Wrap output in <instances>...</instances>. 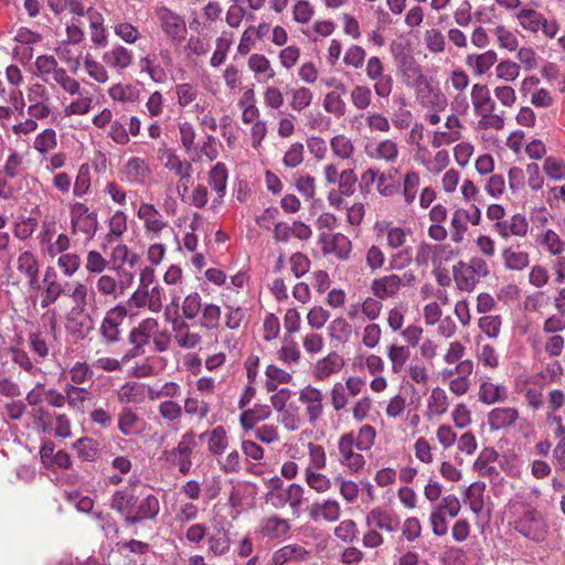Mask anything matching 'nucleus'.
I'll list each match as a JSON object with an SVG mask.
<instances>
[{
  "mask_svg": "<svg viewBox=\"0 0 565 565\" xmlns=\"http://www.w3.org/2000/svg\"><path fill=\"white\" fill-rule=\"evenodd\" d=\"M504 267L510 270H523L530 265V255L521 250L520 246H509L502 250Z\"/></svg>",
  "mask_w": 565,
  "mask_h": 565,
  "instance_id": "37",
  "label": "nucleus"
},
{
  "mask_svg": "<svg viewBox=\"0 0 565 565\" xmlns=\"http://www.w3.org/2000/svg\"><path fill=\"white\" fill-rule=\"evenodd\" d=\"M42 282L41 307L44 309L54 305L62 295H65L66 289L60 281L57 271L52 266L45 268Z\"/></svg>",
  "mask_w": 565,
  "mask_h": 565,
  "instance_id": "17",
  "label": "nucleus"
},
{
  "mask_svg": "<svg viewBox=\"0 0 565 565\" xmlns=\"http://www.w3.org/2000/svg\"><path fill=\"white\" fill-rule=\"evenodd\" d=\"M117 278L110 274H102L95 280V292L105 299L116 300L120 297Z\"/></svg>",
  "mask_w": 565,
  "mask_h": 565,
  "instance_id": "43",
  "label": "nucleus"
},
{
  "mask_svg": "<svg viewBox=\"0 0 565 565\" xmlns=\"http://www.w3.org/2000/svg\"><path fill=\"white\" fill-rule=\"evenodd\" d=\"M452 276L458 289L467 292H471L480 280L462 260L452 267Z\"/></svg>",
  "mask_w": 565,
  "mask_h": 565,
  "instance_id": "36",
  "label": "nucleus"
},
{
  "mask_svg": "<svg viewBox=\"0 0 565 565\" xmlns=\"http://www.w3.org/2000/svg\"><path fill=\"white\" fill-rule=\"evenodd\" d=\"M305 480L308 487L318 493H324L332 487V481L329 477L319 472V470H311V468L305 469Z\"/></svg>",
  "mask_w": 565,
  "mask_h": 565,
  "instance_id": "62",
  "label": "nucleus"
},
{
  "mask_svg": "<svg viewBox=\"0 0 565 565\" xmlns=\"http://www.w3.org/2000/svg\"><path fill=\"white\" fill-rule=\"evenodd\" d=\"M461 355H445L448 364H456L454 367H447L443 371L444 376H454L469 379L473 371V362L471 360L459 361Z\"/></svg>",
  "mask_w": 565,
  "mask_h": 565,
  "instance_id": "55",
  "label": "nucleus"
},
{
  "mask_svg": "<svg viewBox=\"0 0 565 565\" xmlns=\"http://www.w3.org/2000/svg\"><path fill=\"white\" fill-rule=\"evenodd\" d=\"M449 407L447 393L441 387H434L427 399V416L444 415Z\"/></svg>",
  "mask_w": 565,
  "mask_h": 565,
  "instance_id": "52",
  "label": "nucleus"
},
{
  "mask_svg": "<svg viewBox=\"0 0 565 565\" xmlns=\"http://www.w3.org/2000/svg\"><path fill=\"white\" fill-rule=\"evenodd\" d=\"M247 66L254 73V77L258 83H268L276 76L270 61L264 54H252L247 60Z\"/></svg>",
  "mask_w": 565,
  "mask_h": 565,
  "instance_id": "27",
  "label": "nucleus"
},
{
  "mask_svg": "<svg viewBox=\"0 0 565 565\" xmlns=\"http://www.w3.org/2000/svg\"><path fill=\"white\" fill-rule=\"evenodd\" d=\"M117 395L122 404H141L145 402V383L127 382L118 390Z\"/></svg>",
  "mask_w": 565,
  "mask_h": 565,
  "instance_id": "44",
  "label": "nucleus"
},
{
  "mask_svg": "<svg viewBox=\"0 0 565 565\" xmlns=\"http://www.w3.org/2000/svg\"><path fill=\"white\" fill-rule=\"evenodd\" d=\"M328 334L331 343L338 348V345L349 341L352 327L344 318H335L328 327Z\"/></svg>",
  "mask_w": 565,
  "mask_h": 565,
  "instance_id": "45",
  "label": "nucleus"
},
{
  "mask_svg": "<svg viewBox=\"0 0 565 565\" xmlns=\"http://www.w3.org/2000/svg\"><path fill=\"white\" fill-rule=\"evenodd\" d=\"M514 529L523 537L541 543L547 537L550 526L544 515L533 508H527L515 521Z\"/></svg>",
  "mask_w": 565,
  "mask_h": 565,
  "instance_id": "5",
  "label": "nucleus"
},
{
  "mask_svg": "<svg viewBox=\"0 0 565 565\" xmlns=\"http://www.w3.org/2000/svg\"><path fill=\"white\" fill-rule=\"evenodd\" d=\"M70 224L72 235L90 241L98 231V214L84 202L75 201L70 204Z\"/></svg>",
  "mask_w": 565,
  "mask_h": 565,
  "instance_id": "4",
  "label": "nucleus"
},
{
  "mask_svg": "<svg viewBox=\"0 0 565 565\" xmlns=\"http://www.w3.org/2000/svg\"><path fill=\"white\" fill-rule=\"evenodd\" d=\"M267 502L275 509H282L288 505L292 514L299 518L301 505L306 501L305 489L298 483H290L285 489L269 491L266 495Z\"/></svg>",
  "mask_w": 565,
  "mask_h": 565,
  "instance_id": "7",
  "label": "nucleus"
},
{
  "mask_svg": "<svg viewBox=\"0 0 565 565\" xmlns=\"http://www.w3.org/2000/svg\"><path fill=\"white\" fill-rule=\"evenodd\" d=\"M299 402L305 406L308 422L313 425L323 414V394L312 386L307 385L299 392Z\"/></svg>",
  "mask_w": 565,
  "mask_h": 565,
  "instance_id": "16",
  "label": "nucleus"
},
{
  "mask_svg": "<svg viewBox=\"0 0 565 565\" xmlns=\"http://www.w3.org/2000/svg\"><path fill=\"white\" fill-rule=\"evenodd\" d=\"M498 459V452L493 448H484L476 459L473 469L482 477L498 476V469L491 466Z\"/></svg>",
  "mask_w": 565,
  "mask_h": 565,
  "instance_id": "48",
  "label": "nucleus"
},
{
  "mask_svg": "<svg viewBox=\"0 0 565 565\" xmlns=\"http://www.w3.org/2000/svg\"><path fill=\"white\" fill-rule=\"evenodd\" d=\"M470 96L473 110L477 116L483 113L494 111L495 103L491 98L490 90L487 85L480 83L473 84Z\"/></svg>",
  "mask_w": 565,
  "mask_h": 565,
  "instance_id": "29",
  "label": "nucleus"
},
{
  "mask_svg": "<svg viewBox=\"0 0 565 565\" xmlns=\"http://www.w3.org/2000/svg\"><path fill=\"white\" fill-rule=\"evenodd\" d=\"M498 61V55L493 50H488L481 54H469L466 57V65L476 76L484 75Z\"/></svg>",
  "mask_w": 565,
  "mask_h": 565,
  "instance_id": "34",
  "label": "nucleus"
},
{
  "mask_svg": "<svg viewBox=\"0 0 565 565\" xmlns=\"http://www.w3.org/2000/svg\"><path fill=\"white\" fill-rule=\"evenodd\" d=\"M128 340L136 351H145L152 342L154 350L159 352L167 351L171 341L167 331L159 330V322L154 318L141 320L137 327L131 329Z\"/></svg>",
  "mask_w": 565,
  "mask_h": 565,
  "instance_id": "2",
  "label": "nucleus"
},
{
  "mask_svg": "<svg viewBox=\"0 0 565 565\" xmlns=\"http://www.w3.org/2000/svg\"><path fill=\"white\" fill-rule=\"evenodd\" d=\"M320 241L323 243V252L326 254H334L339 259H349L352 252V242L348 236L342 233L320 235Z\"/></svg>",
  "mask_w": 565,
  "mask_h": 565,
  "instance_id": "21",
  "label": "nucleus"
},
{
  "mask_svg": "<svg viewBox=\"0 0 565 565\" xmlns=\"http://www.w3.org/2000/svg\"><path fill=\"white\" fill-rule=\"evenodd\" d=\"M15 265L18 273L26 280L30 289H40L41 286L39 280V257L31 250H23L18 255Z\"/></svg>",
  "mask_w": 565,
  "mask_h": 565,
  "instance_id": "15",
  "label": "nucleus"
},
{
  "mask_svg": "<svg viewBox=\"0 0 565 565\" xmlns=\"http://www.w3.org/2000/svg\"><path fill=\"white\" fill-rule=\"evenodd\" d=\"M163 157L166 158L164 167L170 172H173L179 179H186L189 175H192V163L182 159L174 150L167 149Z\"/></svg>",
  "mask_w": 565,
  "mask_h": 565,
  "instance_id": "38",
  "label": "nucleus"
},
{
  "mask_svg": "<svg viewBox=\"0 0 565 565\" xmlns=\"http://www.w3.org/2000/svg\"><path fill=\"white\" fill-rule=\"evenodd\" d=\"M519 412L514 407H497L489 412L488 424L491 430H499L515 424Z\"/></svg>",
  "mask_w": 565,
  "mask_h": 565,
  "instance_id": "31",
  "label": "nucleus"
},
{
  "mask_svg": "<svg viewBox=\"0 0 565 565\" xmlns=\"http://www.w3.org/2000/svg\"><path fill=\"white\" fill-rule=\"evenodd\" d=\"M271 416L269 405L255 404L253 408L244 409L239 415V424L247 433L254 429L257 423L264 422Z\"/></svg>",
  "mask_w": 565,
  "mask_h": 565,
  "instance_id": "32",
  "label": "nucleus"
},
{
  "mask_svg": "<svg viewBox=\"0 0 565 565\" xmlns=\"http://www.w3.org/2000/svg\"><path fill=\"white\" fill-rule=\"evenodd\" d=\"M56 265L65 277L71 278L79 270L82 258L77 253L68 252L57 257Z\"/></svg>",
  "mask_w": 565,
  "mask_h": 565,
  "instance_id": "63",
  "label": "nucleus"
},
{
  "mask_svg": "<svg viewBox=\"0 0 565 565\" xmlns=\"http://www.w3.org/2000/svg\"><path fill=\"white\" fill-rule=\"evenodd\" d=\"M67 397V404L71 408L78 413H85L86 404L92 401L93 395L90 391L85 387H78L67 384L64 388Z\"/></svg>",
  "mask_w": 565,
  "mask_h": 565,
  "instance_id": "39",
  "label": "nucleus"
},
{
  "mask_svg": "<svg viewBox=\"0 0 565 565\" xmlns=\"http://www.w3.org/2000/svg\"><path fill=\"white\" fill-rule=\"evenodd\" d=\"M493 228L503 239L511 236L525 237L529 231V222L523 214L516 213L510 220L497 222Z\"/></svg>",
  "mask_w": 565,
  "mask_h": 565,
  "instance_id": "22",
  "label": "nucleus"
},
{
  "mask_svg": "<svg viewBox=\"0 0 565 565\" xmlns=\"http://www.w3.org/2000/svg\"><path fill=\"white\" fill-rule=\"evenodd\" d=\"M154 14L160 29L173 44L179 45L185 40L188 29L181 14L166 6L157 7Z\"/></svg>",
  "mask_w": 565,
  "mask_h": 565,
  "instance_id": "6",
  "label": "nucleus"
},
{
  "mask_svg": "<svg viewBox=\"0 0 565 565\" xmlns=\"http://www.w3.org/2000/svg\"><path fill=\"white\" fill-rule=\"evenodd\" d=\"M109 507L122 518L127 526L154 522L160 514V501L156 494L143 491L137 494L128 488L115 490Z\"/></svg>",
  "mask_w": 565,
  "mask_h": 565,
  "instance_id": "1",
  "label": "nucleus"
},
{
  "mask_svg": "<svg viewBox=\"0 0 565 565\" xmlns=\"http://www.w3.org/2000/svg\"><path fill=\"white\" fill-rule=\"evenodd\" d=\"M228 172L225 163L217 162L209 172L207 182L216 196L213 204H221L226 193Z\"/></svg>",
  "mask_w": 565,
  "mask_h": 565,
  "instance_id": "25",
  "label": "nucleus"
},
{
  "mask_svg": "<svg viewBox=\"0 0 565 565\" xmlns=\"http://www.w3.org/2000/svg\"><path fill=\"white\" fill-rule=\"evenodd\" d=\"M382 232L385 234L386 246L391 250L407 247L406 242L412 234L409 228L392 224H386Z\"/></svg>",
  "mask_w": 565,
  "mask_h": 565,
  "instance_id": "40",
  "label": "nucleus"
},
{
  "mask_svg": "<svg viewBox=\"0 0 565 565\" xmlns=\"http://www.w3.org/2000/svg\"><path fill=\"white\" fill-rule=\"evenodd\" d=\"M141 419L131 408L125 407L118 415V429L125 436H131L139 433Z\"/></svg>",
  "mask_w": 565,
  "mask_h": 565,
  "instance_id": "56",
  "label": "nucleus"
},
{
  "mask_svg": "<svg viewBox=\"0 0 565 565\" xmlns=\"http://www.w3.org/2000/svg\"><path fill=\"white\" fill-rule=\"evenodd\" d=\"M543 172L551 180H565V160L554 156L546 157L543 162Z\"/></svg>",
  "mask_w": 565,
  "mask_h": 565,
  "instance_id": "64",
  "label": "nucleus"
},
{
  "mask_svg": "<svg viewBox=\"0 0 565 565\" xmlns=\"http://www.w3.org/2000/svg\"><path fill=\"white\" fill-rule=\"evenodd\" d=\"M467 231H468L467 210L462 209V207H458L451 214L450 239L455 244L462 243Z\"/></svg>",
  "mask_w": 565,
  "mask_h": 565,
  "instance_id": "46",
  "label": "nucleus"
},
{
  "mask_svg": "<svg viewBox=\"0 0 565 565\" xmlns=\"http://www.w3.org/2000/svg\"><path fill=\"white\" fill-rule=\"evenodd\" d=\"M535 243L550 256H559L565 252V241L552 228L537 233L535 235Z\"/></svg>",
  "mask_w": 565,
  "mask_h": 565,
  "instance_id": "30",
  "label": "nucleus"
},
{
  "mask_svg": "<svg viewBox=\"0 0 565 565\" xmlns=\"http://www.w3.org/2000/svg\"><path fill=\"white\" fill-rule=\"evenodd\" d=\"M291 529L289 520L271 514L259 521L257 533L267 540H282L287 536Z\"/></svg>",
  "mask_w": 565,
  "mask_h": 565,
  "instance_id": "18",
  "label": "nucleus"
},
{
  "mask_svg": "<svg viewBox=\"0 0 565 565\" xmlns=\"http://www.w3.org/2000/svg\"><path fill=\"white\" fill-rule=\"evenodd\" d=\"M420 185L419 172L415 170H408L403 177L399 190H402V196L405 205H413L418 193Z\"/></svg>",
  "mask_w": 565,
  "mask_h": 565,
  "instance_id": "41",
  "label": "nucleus"
},
{
  "mask_svg": "<svg viewBox=\"0 0 565 565\" xmlns=\"http://www.w3.org/2000/svg\"><path fill=\"white\" fill-rule=\"evenodd\" d=\"M344 365L341 355H324L318 360L315 366L316 379L323 381L334 373H338Z\"/></svg>",
  "mask_w": 565,
  "mask_h": 565,
  "instance_id": "42",
  "label": "nucleus"
},
{
  "mask_svg": "<svg viewBox=\"0 0 565 565\" xmlns=\"http://www.w3.org/2000/svg\"><path fill=\"white\" fill-rule=\"evenodd\" d=\"M289 107L297 113L308 108L313 100V92L306 86L295 87L289 90Z\"/></svg>",
  "mask_w": 565,
  "mask_h": 565,
  "instance_id": "53",
  "label": "nucleus"
},
{
  "mask_svg": "<svg viewBox=\"0 0 565 565\" xmlns=\"http://www.w3.org/2000/svg\"><path fill=\"white\" fill-rule=\"evenodd\" d=\"M196 446V435L192 430H188L181 436L174 448L162 451L160 459L177 467L181 475L188 476L193 466L192 456Z\"/></svg>",
  "mask_w": 565,
  "mask_h": 565,
  "instance_id": "3",
  "label": "nucleus"
},
{
  "mask_svg": "<svg viewBox=\"0 0 565 565\" xmlns=\"http://www.w3.org/2000/svg\"><path fill=\"white\" fill-rule=\"evenodd\" d=\"M89 35L95 46L105 47L108 43L107 30L104 25V17L93 7H88Z\"/></svg>",
  "mask_w": 565,
  "mask_h": 565,
  "instance_id": "26",
  "label": "nucleus"
},
{
  "mask_svg": "<svg viewBox=\"0 0 565 565\" xmlns=\"http://www.w3.org/2000/svg\"><path fill=\"white\" fill-rule=\"evenodd\" d=\"M310 556L309 551L299 544H287L271 555V565H286L291 562H303Z\"/></svg>",
  "mask_w": 565,
  "mask_h": 565,
  "instance_id": "23",
  "label": "nucleus"
},
{
  "mask_svg": "<svg viewBox=\"0 0 565 565\" xmlns=\"http://www.w3.org/2000/svg\"><path fill=\"white\" fill-rule=\"evenodd\" d=\"M322 107L326 113L340 119L348 113V105L338 90L328 92L322 99Z\"/></svg>",
  "mask_w": 565,
  "mask_h": 565,
  "instance_id": "47",
  "label": "nucleus"
},
{
  "mask_svg": "<svg viewBox=\"0 0 565 565\" xmlns=\"http://www.w3.org/2000/svg\"><path fill=\"white\" fill-rule=\"evenodd\" d=\"M365 75L373 82V89L379 98L387 99L394 86V79L391 74L385 73V65L379 56H371L365 64Z\"/></svg>",
  "mask_w": 565,
  "mask_h": 565,
  "instance_id": "9",
  "label": "nucleus"
},
{
  "mask_svg": "<svg viewBox=\"0 0 565 565\" xmlns=\"http://www.w3.org/2000/svg\"><path fill=\"white\" fill-rule=\"evenodd\" d=\"M277 422L280 423L288 431L299 429L302 423L299 406L294 404L277 412Z\"/></svg>",
  "mask_w": 565,
  "mask_h": 565,
  "instance_id": "60",
  "label": "nucleus"
},
{
  "mask_svg": "<svg viewBox=\"0 0 565 565\" xmlns=\"http://www.w3.org/2000/svg\"><path fill=\"white\" fill-rule=\"evenodd\" d=\"M309 515L312 520L323 519L327 522H337L341 516V505L335 499H327L311 505Z\"/></svg>",
  "mask_w": 565,
  "mask_h": 565,
  "instance_id": "28",
  "label": "nucleus"
},
{
  "mask_svg": "<svg viewBox=\"0 0 565 565\" xmlns=\"http://www.w3.org/2000/svg\"><path fill=\"white\" fill-rule=\"evenodd\" d=\"M209 552L215 556H221L228 553L231 548V539L228 531L224 527L215 529V531L209 535Z\"/></svg>",
  "mask_w": 565,
  "mask_h": 565,
  "instance_id": "49",
  "label": "nucleus"
},
{
  "mask_svg": "<svg viewBox=\"0 0 565 565\" xmlns=\"http://www.w3.org/2000/svg\"><path fill=\"white\" fill-rule=\"evenodd\" d=\"M207 438V450L214 457H221L228 447L226 429L217 426L210 431L202 433L200 439Z\"/></svg>",
  "mask_w": 565,
  "mask_h": 565,
  "instance_id": "33",
  "label": "nucleus"
},
{
  "mask_svg": "<svg viewBox=\"0 0 565 565\" xmlns=\"http://www.w3.org/2000/svg\"><path fill=\"white\" fill-rule=\"evenodd\" d=\"M508 392L505 386L493 384L491 382H483L479 388V399L484 404H494L497 402H504Z\"/></svg>",
  "mask_w": 565,
  "mask_h": 565,
  "instance_id": "54",
  "label": "nucleus"
},
{
  "mask_svg": "<svg viewBox=\"0 0 565 565\" xmlns=\"http://www.w3.org/2000/svg\"><path fill=\"white\" fill-rule=\"evenodd\" d=\"M545 17L533 9H522L518 12L519 24L531 33H537Z\"/></svg>",
  "mask_w": 565,
  "mask_h": 565,
  "instance_id": "59",
  "label": "nucleus"
},
{
  "mask_svg": "<svg viewBox=\"0 0 565 565\" xmlns=\"http://www.w3.org/2000/svg\"><path fill=\"white\" fill-rule=\"evenodd\" d=\"M174 341L184 350L201 349L202 337L199 332L191 330L190 326L184 322H173Z\"/></svg>",
  "mask_w": 565,
  "mask_h": 565,
  "instance_id": "24",
  "label": "nucleus"
},
{
  "mask_svg": "<svg viewBox=\"0 0 565 565\" xmlns=\"http://www.w3.org/2000/svg\"><path fill=\"white\" fill-rule=\"evenodd\" d=\"M57 147V134L53 128H45L33 140V149L42 157Z\"/></svg>",
  "mask_w": 565,
  "mask_h": 565,
  "instance_id": "50",
  "label": "nucleus"
},
{
  "mask_svg": "<svg viewBox=\"0 0 565 565\" xmlns=\"http://www.w3.org/2000/svg\"><path fill=\"white\" fill-rule=\"evenodd\" d=\"M372 98V89L366 85L358 84L350 90V100L356 110H365L371 105Z\"/></svg>",
  "mask_w": 565,
  "mask_h": 565,
  "instance_id": "61",
  "label": "nucleus"
},
{
  "mask_svg": "<svg viewBox=\"0 0 565 565\" xmlns=\"http://www.w3.org/2000/svg\"><path fill=\"white\" fill-rule=\"evenodd\" d=\"M339 462L352 472H358L365 465L364 457L356 451L354 434L347 433L338 439Z\"/></svg>",
  "mask_w": 565,
  "mask_h": 565,
  "instance_id": "11",
  "label": "nucleus"
},
{
  "mask_svg": "<svg viewBox=\"0 0 565 565\" xmlns=\"http://www.w3.org/2000/svg\"><path fill=\"white\" fill-rule=\"evenodd\" d=\"M87 75L98 84L109 81V73L105 63L98 62L90 53H86L83 61Z\"/></svg>",
  "mask_w": 565,
  "mask_h": 565,
  "instance_id": "51",
  "label": "nucleus"
},
{
  "mask_svg": "<svg viewBox=\"0 0 565 565\" xmlns=\"http://www.w3.org/2000/svg\"><path fill=\"white\" fill-rule=\"evenodd\" d=\"M366 526H372L377 531L394 533L401 527L398 515L388 509L376 507L371 509L365 516Z\"/></svg>",
  "mask_w": 565,
  "mask_h": 565,
  "instance_id": "14",
  "label": "nucleus"
},
{
  "mask_svg": "<svg viewBox=\"0 0 565 565\" xmlns=\"http://www.w3.org/2000/svg\"><path fill=\"white\" fill-rule=\"evenodd\" d=\"M484 482H473L465 491L470 510L475 514H480L484 508Z\"/></svg>",
  "mask_w": 565,
  "mask_h": 565,
  "instance_id": "57",
  "label": "nucleus"
},
{
  "mask_svg": "<svg viewBox=\"0 0 565 565\" xmlns=\"http://www.w3.org/2000/svg\"><path fill=\"white\" fill-rule=\"evenodd\" d=\"M370 288L380 300L395 298L403 288V280L399 275L392 273L373 279Z\"/></svg>",
  "mask_w": 565,
  "mask_h": 565,
  "instance_id": "20",
  "label": "nucleus"
},
{
  "mask_svg": "<svg viewBox=\"0 0 565 565\" xmlns=\"http://www.w3.org/2000/svg\"><path fill=\"white\" fill-rule=\"evenodd\" d=\"M416 100L426 108L441 111L447 106V98L441 90L433 84L429 77L420 78L419 83L413 86Z\"/></svg>",
  "mask_w": 565,
  "mask_h": 565,
  "instance_id": "10",
  "label": "nucleus"
},
{
  "mask_svg": "<svg viewBox=\"0 0 565 565\" xmlns=\"http://www.w3.org/2000/svg\"><path fill=\"white\" fill-rule=\"evenodd\" d=\"M34 65L39 76L46 83H49L50 78H53L62 68L56 58L52 55L38 56Z\"/></svg>",
  "mask_w": 565,
  "mask_h": 565,
  "instance_id": "58",
  "label": "nucleus"
},
{
  "mask_svg": "<svg viewBox=\"0 0 565 565\" xmlns=\"http://www.w3.org/2000/svg\"><path fill=\"white\" fill-rule=\"evenodd\" d=\"M134 58V52L121 44L113 45L102 56L103 63L119 74L132 65Z\"/></svg>",
  "mask_w": 565,
  "mask_h": 565,
  "instance_id": "19",
  "label": "nucleus"
},
{
  "mask_svg": "<svg viewBox=\"0 0 565 565\" xmlns=\"http://www.w3.org/2000/svg\"><path fill=\"white\" fill-rule=\"evenodd\" d=\"M367 154L371 159L394 163L399 156V149L394 140L383 139L372 149H369Z\"/></svg>",
  "mask_w": 565,
  "mask_h": 565,
  "instance_id": "35",
  "label": "nucleus"
},
{
  "mask_svg": "<svg viewBox=\"0 0 565 565\" xmlns=\"http://www.w3.org/2000/svg\"><path fill=\"white\" fill-rule=\"evenodd\" d=\"M151 175L149 163L140 157H131L119 170L120 180L132 185L147 184Z\"/></svg>",
  "mask_w": 565,
  "mask_h": 565,
  "instance_id": "13",
  "label": "nucleus"
},
{
  "mask_svg": "<svg viewBox=\"0 0 565 565\" xmlns=\"http://www.w3.org/2000/svg\"><path fill=\"white\" fill-rule=\"evenodd\" d=\"M65 295L73 303L68 319L83 316L88 309L97 308L96 292L84 281H74Z\"/></svg>",
  "mask_w": 565,
  "mask_h": 565,
  "instance_id": "8",
  "label": "nucleus"
},
{
  "mask_svg": "<svg viewBox=\"0 0 565 565\" xmlns=\"http://www.w3.org/2000/svg\"><path fill=\"white\" fill-rule=\"evenodd\" d=\"M137 217L143 222L146 237L150 241H157L161 232L168 227V222L151 203H141L137 211Z\"/></svg>",
  "mask_w": 565,
  "mask_h": 565,
  "instance_id": "12",
  "label": "nucleus"
}]
</instances>
